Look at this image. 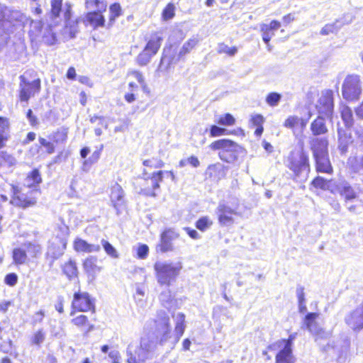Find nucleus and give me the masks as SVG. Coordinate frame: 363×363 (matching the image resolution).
<instances>
[{
	"label": "nucleus",
	"mask_w": 363,
	"mask_h": 363,
	"mask_svg": "<svg viewBox=\"0 0 363 363\" xmlns=\"http://www.w3.org/2000/svg\"><path fill=\"white\" fill-rule=\"evenodd\" d=\"M155 323L159 345L164 347L167 351L172 350L179 342L180 337L176 333H171L169 318L165 311L158 312Z\"/></svg>",
	"instance_id": "obj_1"
},
{
	"label": "nucleus",
	"mask_w": 363,
	"mask_h": 363,
	"mask_svg": "<svg viewBox=\"0 0 363 363\" xmlns=\"http://www.w3.org/2000/svg\"><path fill=\"white\" fill-rule=\"evenodd\" d=\"M157 344L149 338L141 339L140 346L137 342H131L128 345L126 354L128 363H139L150 358L155 352Z\"/></svg>",
	"instance_id": "obj_2"
},
{
	"label": "nucleus",
	"mask_w": 363,
	"mask_h": 363,
	"mask_svg": "<svg viewBox=\"0 0 363 363\" xmlns=\"http://www.w3.org/2000/svg\"><path fill=\"white\" fill-rule=\"evenodd\" d=\"M182 269V263L177 262L173 263L167 261H158L154 264L156 278L161 285L169 286L179 274Z\"/></svg>",
	"instance_id": "obj_3"
},
{
	"label": "nucleus",
	"mask_w": 363,
	"mask_h": 363,
	"mask_svg": "<svg viewBox=\"0 0 363 363\" xmlns=\"http://www.w3.org/2000/svg\"><path fill=\"white\" fill-rule=\"evenodd\" d=\"M210 147L213 150H219L220 159L227 163H235L242 152V148L238 144L228 139L214 141Z\"/></svg>",
	"instance_id": "obj_4"
},
{
	"label": "nucleus",
	"mask_w": 363,
	"mask_h": 363,
	"mask_svg": "<svg viewBox=\"0 0 363 363\" xmlns=\"http://www.w3.org/2000/svg\"><path fill=\"white\" fill-rule=\"evenodd\" d=\"M296 336L297 333H291L288 339L279 340L268 346L267 349L269 350L276 351L280 350L276 355V363H294L292 345Z\"/></svg>",
	"instance_id": "obj_5"
},
{
	"label": "nucleus",
	"mask_w": 363,
	"mask_h": 363,
	"mask_svg": "<svg viewBox=\"0 0 363 363\" xmlns=\"http://www.w3.org/2000/svg\"><path fill=\"white\" fill-rule=\"evenodd\" d=\"M287 167L296 177H307L310 172L308 155L303 150L291 152L287 159Z\"/></svg>",
	"instance_id": "obj_6"
},
{
	"label": "nucleus",
	"mask_w": 363,
	"mask_h": 363,
	"mask_svg": "<svg viewBox=\"0 0 363 363\" xmlns=\"http://www.w3.org/2000/svg\"><path fill=\"white\" fill-rule=\"evenodd\" d=\"M28 19L19 11L11 10L0 6V34L13 32L12 27L17 23H24Z\"/></svg>",
	"instance_id": "obj_7"
},
{
	"label": "nucleus",
	"mask_w": 363,
	"mask_h": 363,
	"mask_svg": "<svg viewBox=\"0 0 363 363\" xmlns=\"http://www.w3.org/2000/svg\"><path fill=\"white\" fill-rule=\"evenodd\" d=\"M362 82L357 74L347 75L342 85V96L349 102L357 101L362 94Z\"/></svg>",
	"instance_id": "obj_8"
},
{
	"label": "nucleus",
	"mask_w": 363,
	"mask_h": 363,
	"mask_svg": "<svg viewBox=\"0 0 363 363\" xmlns=\"http://www.w3.org/2000/svg\"><path fill=\"white\" fill-rule=\"evenodd\" d=\"M11 190L12 192L11 199L10 203L12 205L26 208L35 205L37 202V198L33 196L34 194L37 193V190L30 191L27 193H23L21 189L15 185H11Z\"/></svg>",
	"instance_id": "obj_9"
},
{
	"label": "nucleus",
	"mask_w": 363,
	"mask_h": 363,
	"mask_svg": "<svg viewBox=\"0 0 363 363\" xmlns=\"http://www.w3.org/2000/svg\"><path fill=\"white\" fill-rule=\"evenodd\" d=\"M40 79L39 78L28 80L26 75L20 76L19 99L21 102L28 103L29 99L40 91Z\"/></svg>",
	"instance_id": "obj_10"
},
{
	"label": "nucleus",
	"mask_w": 363,
	"mask_h": 363,
	"mask_svg": "<svg viewBox=\"0 0 363 363\" xmlns=\"http://www.w3.org/2000/svg\"><path fill=\"white\" fill-rule=\"evenodd\" d=\"M63 0H51L50 18L52 20L59 18V22L62 20L66 23V27L68 28V21L72 16V4L66 1L62 3Z\"/></svg>",
	"instance_id": "obj_11"
},
{
	"label": "nucleus",
	"mask_w": 363,
	"mask_h": 363,
	"mask_svg": "<svg viewBox=\"0 0 363 363\" xmlns=\"http://www.w3.org/2000/svg\"><path fill=\"white\" fill-rule=\"evenodd\" d=\"M72 307L81 312H94V299L87 292L78 291L74 294Z\"/></svg>",
	"instance_id": "obj_12"
},
{
	"label": "nucleus",
	"mask_w": 363,
	"mask_h": 363,
	"mask_svg": "<svg viewBox=\"0 0 363 363\" xmlns=\"http://www.w3.org/2000/svg\"><path fill=\"white\" fill-rule=\"evenodd\" d=\"M319 314L317 313H308L306 315L301 328L308 330L315 337V341L318 339L326 338L328 334L319 325L316 319Z\"/></svg>",
	"instance_id": "obj_13"
},
{
	"label": "nucleus",
	"mask_w": 363,
	"mask_h": 363,
	"mask_svg": "<svg viewBox=\"0 0 363 363\" xmlns=\"http://www.w3.org/2000/svg\"><path fill=\"white\" fill-rule=\"evenodd\" d=\"M59 229L61 232V237L59 238L56 243H52L48 247V255H50L54 259H57L64 253L67 244V236L69 235L68 227L65 224H62L59 226Z\"/></svg>",
	"instance_id": "obj_14"
},
{
	"label": "nucleus",
	"mask_w": 363,
	"mask_h": 363,
	"mask_svg": "<svg viewBox=\"0 0 363 363\" xmlns=\"http://www.w3.org/2000/svg\"><path fill=\"white\" fill-rule=\"evenodd\" d=\"M236 207H230L224 201L220 202L216 208V213L221 225L228 226L234 223L233 215H237Z\"/></svg>",
	"instance_id": "obj_15"
},
{
	"label": "nucleus",
	"mask_w": 363,
	"mask_h": 363,
	"mask_svg": "<svg viewBox=\"0 0 363 363\" xmlns=\"http://www.w3.org/2000/svg\"><path fill=\"white\" fill-rule=\"evenodd\" d=\"M316 106L319 113L323 114L328 117L331 116L334 108L333 91L325 90L322 91Z\"/></svg>",
	"instance_id": "obj_16"
},
{
	"label": "nucleus",
	"mask_w": 363,
	"mask_h": 363,
	"mask_svg": "<svg viewBox=\"0 0 363 363\" xmlns=\"http://www.w3.org/2000/svg\"><path fill=\"white\" fill-rule=\"evenodd\" d=\"M333 194H340L347 203L355 199L357 197V192L345 180L336 181L334 189H333Z\"/></svg>",
	"instance_id": "obj_17"
},
{
	"label": "nucleus",
	"mask_w": 363,
	"mask_h": 363,
	"mask_svg": "<svg viewBox=\"0 0 363 363\" xmlns=\"http://www.w3.org/2000/svg\"><path fill=\"white\" fill-rule=\"evenodd\" d=\"M345 321L354 330L363 329V302L345 315Z\"/></svg>",
	"instance_id": "obj_18"
},
{
	"label": "nucleus",
	"mask_w": 363,
	"mask_h": 363,
	"mask_svg": "<svg viewBox=\"0 0 363 363\" xmlns=\"http://www.w3.org/2000/svg\"><path fill=\"white\" fill-rule=\"evenodd\" d=\"M179 235L171 229L164 230L160 237V242L157 245V248L162 252H172L174 250L173 241L177 240Z\"/></svg>",
	"instance_id": "obj_19"
},
{
	"label": "nucleus",
	"mask_w": 363,
	"mask_h": 363,
	"mask_svg": "<svg viewBox=\"0 0 363 363\" xmlns=\"http://www.w3.org/2000/svg\"><path fill=\"white\" fill-rule=\"evenodd\" d=\"M110 197L113 206L118 214L121 208L124 204V192L122 187L118 184L116 183L111 186Z\"/></svg>",
	"instance_id": "obj_20"
},
{
	"label": "nucleus",
	"mask_w": 363,
	"mask_h": 363,
	"mask_svg": "<svg viewBox=\"0 0 363 363\" xmlns=\"http://www.w3.org/2000/svg\"><path fill=\"white\" fill-rule=\"evenodd\" d=\"M313 157L328 155V142L325 138H313L310 140Z\"/></svg>",
	"instance_id": "obj_21"
},
{
	"label": "nucleus",
	"mask_w": 363,
	"mask_h": 363,
	"mask_svg": "<svg viewBox=\"0 0 363 363\" xmlns=\"http://www.w3.org/2000/svg\"><path fill=\"white\" fill-rule=\"evenodd\" d=\"M73 247L77 252L91 253L97 252L101 250L99 245L88 243L86 240L79 238H77L74 240Z\"/></svg>",
	"instance_id": "obj_22"
},
{
	"label": "nucleus",
	"mask_w": 363,
	"mask_h": 363,
	"mask_svg": "<svg viewBox=\"0 0 363 363\" xmlns=\"http://www.w3.org/2000/svg\"><path fill=\"white\" fill-rule=\"evenodd\" d=\"M199 40L196 38H191L189 39L181 48L177 56H174L172 59L168 60V65L171 63H176L179 60L183 58L186 55L189 53L192 49L198 44Z\"/></svg>",
	"instance_id": "obj_23"
},
{
	"label": "nucleus",
	"mask_w": 363,
	"mask_h": 363,
	"mask_svg": "<svg viewBox=\"0 0 363 363\" xmlns=\"http://www.w3.org/2000/svg\"><path fill=\"white\" fill-rule=\"evenodd\" d=\"M338 133V149L341 153H345L347 151L348 146L352 143L351 133L347 131L339 128Z\"/></svg>",
	"instance_id": "obj_24"
},
{
	"label": "nucleus",
	"mask_w": 363,
	"mask_h": 363,
	"mask_svg": "<svg viewBox=\"0 0 363 363\" xmlns=\"http://www.w3.org/2000/svg\"><path fill=\"white\" fill-rule=\"evenodd\" d=\"M316 163V170L318 172L330 173L332 167L328 159V154L313 157Z\"/></svg>",
	"instance_id": "obj_25"
},
{
	"label": "nucleus",
	"mask_w": 363,
	"mask_h": 363,
	"mask_svg": "<svg viewBox=\"0 0 363 363\" xmlns=\"http://www.w3.org/2000/svg\"><path fill=\"white\" fill-rule=\"evenodd\" d=\"M101 13V11H94L88 12L86 15V21L93 26L94 28L104 26L105 19Z\"/></svg>",
	"instance_id": "obj_26"
},
{
	"label": "nucleus",
	"mask_w": 363,
	"mask_h": 363,
	"mask_svg": "<svg viewBox=\"0 0 363 363\" xmlns=\"http://www.w3.org/2000/svg\"><path fill=\"white\" fill-rule=\"evenodd\" d=\"M162 40V38L157 33L152 34L144 49L155 55L158 52Z\"/></svg>",
	"instance_id": "obj_27"
},
{
	"label": "nucleus",
	"mask_w": 363,
	"mask_h": 363,
	"mask_svg": "<svg viewBox=\"0 0 363 363\" xmlns=\"http://www.w3.org/2000/svg\"><path fill=\"white\" fill-rule=\"evenodd\" d=\"M311 130L313 135H323L328 132L325 119L322 116H318L311 125Z\"/></svg>",
	"instance_id": "obj_28"
},
{
	"label": "nucleus",
	"mask_w": 363,
	"mask_h": 363,
	"mask_svg": "<svg viewBox=\"0 0 363 363\" xmlns=\"http://www.w3.org/2000/svg\"><path fill=\"white\" fill-rule=\"evenodd\" d=\"M206 173L210 177L220 179L225 175V167L220 163L211 164L208 167Z\"/></svg>",
	"instance_id": "obj_29"
},
{
	"label": "nucleus",
	"mask_w": 363,
	"mask_h": 363,
	"mask_svg": "<svg viewBox=\"0 0 363 363\" xmlns=\"http://www.w3.org/2000/svg\"><path fill=\"white\" fill-rule=\"evenodd\" d=\"M162 171H157L153 172L151 175L149 174L146 169L143 170V177L145 180L150 179L151 185L153 190H156L160 188V183L163 180Z\"/></svg>",
	"instance_id": "obj_30"
},
{
	"label": "nucleus",
	"mask_w": 363,
	"mask_h": 363,
	"mask_svg": "<svg viewBox=\"0 0 363 363\" xmlns=\"http://www.w3.org/2000/svg\"><path fill=\"white\" fill-rule=\"evenodd\" d=\"M172 317L175 321L174 333L181 337L184 334L186 328L184 324L185 315L182 313H178L177 314H174Z\"/></svg>",
	"instance_id": "obj_31"
},
{
	"label": "nucleus",
	"mask_w": 363,
	"mask_h": 363,
	"mask_svg": "<svg viewBox=\"0 0 363 363\" xmlns=\"http://www.w3.org/2000/svg\"><path fill=\"white\" fill-rule=\"evenodd\" d=\"M341 118L347 128H351L354 125V118L352 109L346 106L343 105L340 108Z\"/></svg>",
	"instance_id": "obj_32"
},
{
	"label": "nucleus",
	"mask_w": 363,
	"mask_h": 363,
	"mask_svg": "<svg viewBox=\"0 0 363 363\" xmlns=\"http://www.w3.org/2000/svg\"><path fill=\"white\" fill-rule=\"evenodd\" d=\"M26 254L28 253L31 257H38L42 253V247L36 242H27L23 245Z\"/></svg>",
	"instance_id": "obj_33"
},
{
	"label": "nucleus",
	"mask_w": 363,
	"mask_h": 363,
	"mask_svg": "<svg viewBox=\"0 0 363 363\" xmlns=\"http://www.w3.org/2000/svg\"><path fill=\"white\" fill-rule=\"evenodd\" d=\"M336 181H328L323 177H317L315 178L312 184L316 187L324 190H329L332 193L333 189H334Z\"/></svg>",
	"instance_id": "obj_34"
},
{
	"label": "nucleus",
	"mask_w": 363,
	"mask_h": 363,
	"mask_svg": "<svg viewBox=\"0 0 363 363\" xmlns=\"http://www.w3.org/2000/svg\"><path fill=\"white\" fill-rule=\"evenodd\" d=\"M62 270L64 274L70 280L77 277L78 271L77 264L76 262L72 259L65 264Z\"/></svg>",
	"instance_id": "obj_35"
},
{
	"label": "nucleus",
	"mask_w": 363,
	"mask_h": 363,
	"mask_svg": "<svg viewBox=\"0 0 363 363\" xmlns=\"http://www.w3.org/2000/svg\"><path fill=\"white\" fill-rule=\"evenodd\" d=\"M42 179L40 172L38 169H33L30 174H28L26 179V185L29 187H35L41 183Z\"/></svg>",
	"instance_id": "obj_36"
},
{
	"label": "nucleus",
	"mask_w": 363,
	"mask_h": 363,
	"mask_svg": "<svg viewBox=\"0 0 363 363\" xmlns=\"http://www.w3.org/2000/svg\"><path fill=\"white\" fill-rule=\"evenodd\" d=\"M43 41L48 45H52L57 41V38L55 33L53 32L52 27L50 26H47L43 33L42 35Z\"/></svg>",
	"instance_id": "obj_37"
},
{
	"label": "nucleus",
	"mask_w": 363,
	"mask_h": 363,
	"mask_svg": "<svg viewBox=\"0 0 363 363\" xmlns=\"http://www.w3.org/2000/svg\"><path fill=\"white\" fill-rule=\"evenodd\" d=\"M13 262L16 264H23L26 263L27 259V254L24 248H15L13 250Z\"/></svg>",
	"instance_id": "obj_38"
},
{
	"label": "nucleus",
	"mask_w": 363,
	"mask_h": 363,
	"mask_svg": "<svg viewBox=\"0 0 363 363\" xmlns=\"http://www.w3.org/2000/svg\"><path fill=\"white\" fill-rule=\"evenodd\" d=\"M341 28L340 21H335L331 23H328L321 29L320 33L323 35H328L332 33H337Z\"/></svg>",
	"instance_id": "obj_39"
},
{
	"label": "nucleus",
	"mask_w": 363,
	"mask_h": 363,
	"mask_svg": "<svg viewBox=\"0 0 363 363\" xmlns=\"http://www.w3.org/2000/svg\"><path fill=\"white\" fill-rule=\"evenodd\" d=\"M102 148L103 146H101L99 150H95L87 160L84 161L82 164V169L84 171H88L91 165L96 163L99 161Z\"/></svg>",
	"instance_id": "obj_40"
},
{
	"label": "nucleus",
	"mask_w": 363,
	"mask_h": 363,
	"mask_svg": "<svg viewBox=\"0 0 363 363\" xmlns=\"http://www.w3.org/2000/svg\"><path fill=\"white\" fill-rule=\"evenodd\" d=\"M154 55L143 49V50L136 57V62L139 66L143 67L147 65Z\"/></svg>",
	"instance_id": "obj_41"
},
{
	"label": "nucleus",
	"mask_w": 363,
	"mask_h": 363,
	"mask_svg": "<svg viewBox=\"0 0 363 363\" xmlns=\"http://www.w3.org/2000/svg\"><path fill=\"white\" fill-rule=\"evenodd\" d=\"M109 23L113 24L115 20L121 15V7L118 3H114L109 7Z\"/></svg>",
	"instance_id": "obj_42"
},
{
	"label": "nucleus",
	"mask_w": 363,
	"mask_h": 363,
	"mask_svg": "<svg viewBox=\"0 0 363 363\" xmlns=\"http://www.w3.org/2000/svg\"><path fill=\"white\" fill-rule=\"evenodd\" d=\"M260 31L262 33L263 41L267 45H269V41L274 35V32L272 30H269L267 27V24L266 23L260 24Z\"/></svg>",
	"instance_id": "obj_43"
},
{
	"label": "nucleus",
	"mask_w": 363,
	"mask_h": 363,
	"mask_svg": "<svg viewBox=\"0 0 363 363\" xmlns=\"http://www.w3.org/2000/svg\"><path fill=\"white\" fill-rule=\"evenodd\" d=\"M72 323L77 327H85L86 325H89V328L86 330V332L91 331L94 328L92 325L88 324V318L84 315H80L73 318L72 320Z\"/></svg>",
	"instance_id": "obj_44"
},
{
	"label": "nucleus",
	"mask_w": 363,
	"mask_h": 363,
	"mask_svg": "<svg viewBox=\"0 0 363 363\" xmlns=\"http://www.w3.org/2000/svg\"><path fill=\"white\" fill-rule=\"evenodd\" d=\"M85 4L87 9H96V11H101V9H106V5L100 0H86Z\"/></svg>",
	"instance_id": "obj_45"
},
{
	"label": "nucleus",
	"mask_w": 363,
	"mask_h": 363,
	"mask_svg": "<svg viewBox=\"0 0 363 363\" xmlns=\"http://www.w3.org/2000/svg\"><path fill=\"white\" fill-rule=\"evenodd\" d=\"M212 224L213 222L208 217L203 216L196 221V227L201 231H205L208 229Z\"/></svg>",
	"instance_id": "obj_46"
},
{
	"label": "nucleus",
	"mask_w": 363,
	"mask_h": 363,
	"mask_svg": "<svg viewBox=\"0 0 363 363\" xmlns=\"http://www.w3.org/2000/svg\"><path fill=\"white\" fill-rule=\"evenodd\" d=\"M101 244L103 246L105 252L113 258H118V254L116 248L106 240H101Z\"/></svg>",
	"instance_id": "obj_47"
},
{
	"label": "nucleus",
	"mask_w": 363,
	"mask_h": 363,
	"mask_svg": "<svg viewBox=\"0 0 363 363\" xmlns=\"http://www.w3.org/2000/svg\"><path fill=\"white\" fill-rule=\"evenodd\" d=\"M217 51L218 53H225L229 56H234L237 52L238 49L236 47H229L225 43H220L218 45Z\"/></svg>",
	"instance_id": "obj_48"
},
{
	"label": "nucleus",
	"mask_w": 363,
	"mask_h": 363,
	"mask_svg": "<svg viewBox=\"0 0 363 363\" xmlns=\"http://www.w3.org/2000/svg\"><path fill=\"white\" fill-rule=\"evenodd\" d=\"M281 95L277 92L269 93L267 98L266 102L270 106H277L281 101Z\"/></svg>",
	"instance_id": "obj_49"
},
{
	"label": "nucleus",
	"mask_w": 363,
	"mask_h": 363,
	"mask_svg": "<svg viewBox=\"0 0 363 363\" xmlns=\"http://www.w3.org/2000/svg\"><path fill=\"white\" fill-rule=\"evenodd\" d=\"M235 120L234 117L230 113H225L223 116H219L217 120V123L221 125H232L235 123Z\"/></svg>",
	"instance_id": "obj_50"
},
{
	"label": "nucleus",
	"mask_w": 363,
	"mask_h": 363,
	"mask_svg": "<svg viewBox=\"0 0 363 363\" xmlns=\"http://www.w3.org/2000/svg\"><path fill=\"white\" fill-rule=\"evenodd\" d=\"M84 267L85 270L90 273H94L98 269L96 264V259L94 257L87 258L84 262Z\"/></svg>",
	"instance_id": "obj_51"
},
{
	"label": "nucleus",
	"mask_w": 363,
	"mask_h": 363,
	"mask_svg": "<svg viewBox=\"0 0 363 363\" xmlns=\"http://www.w3.org/2000/svg\"><path fill=\"white\" fill-rule=\"evenodd\" d=\"M175 6L173 4H168L162 11V18L164 20L167 21L174 16Z\"/></svg>",
	"instance_id": "obj_52"
},
{
	"label": "nucleus",
	"mask_w": 363,
	"mask_h": 363,
	"mask_svg": "<svg viewBox=\"0 0 363 363\" xmlns=\"http://www.w3.org/2000/svg\"><path fill=\"white\" fill-rule=\"evenodd\" d=\"M143 165L147 167L162 168L164 167V163L161 160L152 158L144 160Z\"/></svg>",
	"instance_id": "obj_53"
},
{
	"label": "nucleus",
	"mask_w": 363,
	"mask_h": 363,
	"mask_svg": "<svg viewBox=\"0 0 363 363\" xmlns=\"http://www.w3.org/2000/svg\"><path fill=\"white\" fill-rule=\"evenodd\" d=\"M301 118L296 116H291L284 122V126L288 128H293L299 125Z\"/></svg>",
	"instance_id": "obj_54"
},
{
	"label": "nucleus",
	"mask_w": 363,
	"mask_h": 363,
	"mask_svg": "<svg viewBox=\"0 0 363 363\" xmlns=\"http://www.w3.org/2000/svg\"><path fill=\"white\" fill-rule=\"evenodd\" d=\"M45 338V334L42 330L36 332L31 338V342L33 345H40L43 342Z\"/></svg>",
	"instance_id": "obj_55"
},
{
	"label": "nucleus",
	"mask_w": 363,
	"mask_h": 363,
	"mask_svg": "<svg viewBox=\"0 0 363 363\" xmlns=\"http://www.w3.org/2000/svg\"><path fill=\"white\" fill-rule=\"evenodd\" d=\"M38 140L40 144L46 149L48 154H52L55 152V146L52 143L41 137L39 138Z\"/></svg>",
	"instance_id": "obj_56"
},
{
	"label": "nucleus",
	"mask_w": 363,
	"mask_h": 363,
	"mask_svg": "<svg viewBox=\"0 0 363 363\" xmlns=\"http://www.w3.org/2000/svg\"><path fill=\"white\" fill-rule=\"evenodd\" d=\"M210 134L211 137H217L227 134V130L214 125L211 127Z\"/></svg>",
	"instance_id": "obj_57"
},
{
	"label": "nucleus",
	"mask_w": 363,
	"mask_h": 363,
	"mask_svg": "<svg viewBox=\"0 0 363 363\" xmlns=\"http://www.w3.org/2000/svg\"><path fill=\"white\" fill-rule=\"evenodd\" d=\"M149 252L148 246L146 245H140L137 249V255L140 259H145L147 257Z\"/></svg>",
	"instance_id": "obj_58"
},
{
	"label": "nucleus",
	"mask_w": 363,
	"mask_h": 363,
	"mask_svg": "<svg viewBox=\"0 0 363 363\" xmlns=\"http://www.w3.org/2000/svg\"><path fill=\"white\" fill-rule=\"evenodd\" d=\"M2 159L9 167H13L16 164L15 157L6 152L2 153Z\"/></svg>",
	"instance_id": "obj_59"
},
{
	"label": "nucleus",
	"mask_w": 363,
	"mask_h": 363,
	"mask_svg": "<svg viewBox=\"0 0 363 363\" xmlns=\"http://www.w3.org/2000/svg\"><path fill=\"white\" fill-rule=\"evenodd\" d=\"M128 75L133 77L139 84L143 83L145 81L142 72L138 70H129Z\"/></svg>",
	"instance_id": "obj_60"
},
{
	"label": "nucleus",
	"mask_w": 363,
	"mask_h": 363,
	"mask_svg": "<svg viewBox=\"0 0 363 363\" xmlns=\"http://www.w3.org/2000/svg\"><path fill=\"white\" fill-rule=\"evenodd\" d=\"M354 16L350 13L344 14L341 18L337 19V21H340L341 24V28L345 25H348L353 21Z\"/></svg>",
	"instance_id": "obj_61"
},
{
	"label": "nucleus",
	"mask_w": 363,
	"mask_h": 363,
	"mask_svg": "<svg viewBox=\"0 0 363 363\" xmlns=\"http://www.w3.org/2000/svg\"><path fill=\"white\" fill-rule=\"evenodd\" d=\"M18 281V276L15 273H10L5 277V283L11 286L16 285Z\"/></svg>",
	"instance_id": "obj_62"
},
{
	"label": "nucleus",
	"mask_w": 363,
	"mask_h": 363,
	"mask_svg": "<svg viewBox=\"0 0 363 363\" xmlns=\"http://www.w3.org/2000/svg\"><path fill=\"white\" fill-rule=\"evenodd\" d=\"M26 117L30 123V125L35 127L38 125V120L35 116L33 114V111L31 109H29L27 111Z\"/></svg>",
	"instance_id": "obj_63"
},
{
	"label": "nucleus",
	"mask_w": 363,
	"mask_h": 363,
	"mask_svg": "<svg viewBox=\"0 0 363 363\" xmlns=\"http://www.w3.org/2000/svg\"><path fill=\"white\" fill-rule=\"evenodd\" d=\"M108 356L113 360V363H121V357L118 351L111 350Z\"/></svg>",
	"instance_id": "obj_64"
}]
</instances>
